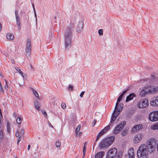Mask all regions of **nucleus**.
Segmentation results:
<instances>
[{"label": "nucleus", "instance_id": "nucleus-46", "mask_svg": "<svg viewBox=\"0 0 158 158\" xmlns=\"http://www.w3.org/2000/svg\"><path fill=\"white\" fill-rule=\"evenodd\" d=\"M42 113L44 114L45 116L46 117V116H47V113H46V111H42Z\"/></svg>", "mask_w": 158, "mask_h": 158}, {"label": "nucleus", "instance_id": "nucleus-62", "mask_svg": "<svg viewBox=\"0 0 158 158\" xmlns=\"http://www.w3.org/2000/svg\"><path fill=\"white\" fill-rule=\"evenodd\" d=\"M0 87H1V88L2 89V87L1 86V83H0Z\"/></svg>", "mask_w": 158, "mask_h": 158}, {"label": "nucleus", "instance_id": "nucleus-29", "mask_svg": "<svg viewBox=\"0 0 158 158\" xmlns=\"http://www.w3.org/2000/svg\"><path fill=\"white\" fill-rule=\"evenodd\" d=\"M33 93L37 98H39L40 97L39 94L36 90L33 91Z\"/></svg>", "mask_w": 158, "mask_h": 158}, {"label": "nucleus", "instance_id": "nucleus-54", "mask_svg": "<svg viewBox=\"0 0 158 158\" xmlns=\"http://www.w3.org/2000/svg\"><path fill=\"white\" fill-rule=\"evenodd\" d=\"M30 89L32 91L33 93V91L35 90V89H34L33 88L31 87L30 88Z\"/></svg>", "mask_w": 158, "mask_h": 158}, {"label": "nucleus", "instance_id": "nucleus-3", "mask_svg": "<svg viewBox=\"0 0 158 158\" xmlns=\"http://www.w3.org/2000/svg\"><path fill=\"white\" fill-rule=\"evenodd\" d=\"M114 139L115 137L114 136H110L103 139L99 143L98 147L101 150L106 148L111 145L114 142Z\"/></svg>", "mask_w": 158, "mask_h": 158}, {"label": "nucleus", "instance_id": "nucleus-55", "mask_svg": "<svg viewBox=\"0 0 158 158\" xmlns=\"http://www.w3.org/2000/svg\"><path fill=\"white\" fill-rule=\"evenodd\" d=\"M86 145H87L86 142H85L84 143V147H85V146H86Z\"/></svg>", "mask_w": 158, "mask_h": 158}, {"label": "nucleus", "instance_id": "nucleus-61", "mask_svg": "<svg viewBox=\"0 0 158 158\" xmlns=\"http://www.w3.org/2000/svg\"><path fill=\"white\" fill-rule=\"evenodd\" d=\"M12 63L13 64L15 63V61H14V60H13L12 61Z\"/></svg>", "mask_w": 158, "mask_h": 158}, {"label": "nucleus", "instance_id": "nucleus-2", "mask_svg": "<svg viewBox=\"0 0 158 158\" xmlns=\"http://www.w3.org/2000/svg\"><path fill=\"white\" fill-rule=\"evenodd\" d=\"M75 26L73 23H71L70 26L68 27L65 31L64 35V45L65 48L69 49L71 47V42L72 37V29L74 28Z\"/></svg>", "mask_w": 158, "mask_h": 158}, {"label": "nucleus", "instance_id": "nucleus-31", "mask_svg": "<svg viewBox=\"0 0 158 158\" xmlns=\"http://www.w3.org/2000/svg\"><path fill=\"white\" fill-rule=\"evenodd\" d=\"M103 30L102 29H99L98 31V34L100 36L102 35L103 34Z\"/></svg>", "mask_w": 158, "mask_h": 158}, {"label": "nucleus", "instance_id": "nucleus-18", "mask_svg": "<svg viewBox=\"0 0 158 158\" xmlns=\"http://www.w3.org/2000/svg\"><path fill=\"white\" fill-rule=\"evenodd\" d=\"M128 90V89H127L123 92V93L120 95L118 97L117 100V102H119L121 100L122 98L125 95V94L127 92Z\"/></svg>", "mask_w": 158, "mask_h": 158}, {"label": "nucleus", "instance_id": "nucleus-33", "mask_svg": "<svg viewBox=\"0 0 158 158\" xmlns=\"http://www.w3.org/2000/svg\"><path fill=\"white\" fill-rule=\"evenodd\" d=\"M3 132L2 130L0 131V138L3 139Z\"/></svg>", "mask_w": 158, "mask_h": 158}, {"label": "nucleus", "instance_id": "nucleus-27", "mask_svg": "<svg viewBox=\"0 0 158 158\" xmlns=\"http://www.w3.org/2000/svg\"><path fill=\"white\" fill-rule=\"evenodd\" d=\"M16 69L17 70V71L18 72L20 73V74L22 75L23 77L24 78V76L23 75L24 73L23 72L21 71V70L19 68H17Z\"/></svg>", "mask_w": 158, "mask_h": 158}, {"label": "nucleus", "instance_id": "nucleus-34", "mask_svg": "<svg viewBox=\"0 0 158 158\" xmlns=\"http://www.w3.org/2000/svg\"><path fill=\"white\" fill-rule=\"evenodd\" d=\"M32 6H33V10H34V14H35V17L36 21V22H37V17H36V14L35 11V9L34 6V4H32Z\"/></svg>", "mask_w": 158, "mask_h": 158}, {"label": "nucleus", "instance_id": "nucleus-35", "mask_svg": "<svg viewBox=\"0 0 158 158\" xmlns=\"http://www.w3.org/2000/svg\"><path fill=\"white\" fill-rule=\"evenodd\" d=\"M86 151V148L85 147H83V157L85 156V153Z\"/></svg>", "mask_w": 158, "mask_h": 158}, {"label": "nucleus", "instance_id": "nucleus-63", "mask_svg": "<svg viewBox=\"0 0 158 158\" xmlns=\"http://www.w3.org/2000/svg\"><path fill=\"white\" fill-rule=\"evenodd\" d=\"M30 66L32 69H33V67L32 66V65L31 64L30 65Z\"/></svg>", "mask_w": 158, "mask_h": 158}, {"label": "nucleus", "instance_id": "nucleus-30", "mask_svg": "<svg viewBox=\"0 0 158 158\" xmlns=\"http://www.w3.org/2000/svg\"><path fill=\"white\" fill-rule=\"evenodd\" d=\"M56 145L57 147H59L61 145V143L59 141H57L56 143Z\"/></svg>", "mask_w": 158, "mask_h": 158}, {"label": "nucleus", "instance_id": "nucleus-14", "mask_svg": "<svg viewBox=\"0 0 158 158\" xmlns=\"http://www.w3.org/2000/svg\"><path fill=\"white\" fill-rule=\"evenodd\" d=\"M142 135L141 134L136 135L134 137V143H138L142 139Z\"/></svg>", "mask_w": 158, "mask_h": 158}, {"label": "nucleus", "instance_id": "nucleus-37", "mask_svg": "<svg viewBox=\"0 0 158 158\" xmlns=\"http://www.w3.org/2000/svg\"><path fill=\"white\" fill-rule=\"evenodd\" d=\"M2 117L0 116V128H3V125L2 124V121H1V118Z\"/></svg>", "mask_w": 158, "mask_h": 158}, {"label": "nucleus", "instance_id": "nucleus-23", "mask_svg": "<svg viewBox=\"0 0 158 158\" xmlns=\"http://www.w3.org/2000/svg\"><path fill=\"white\" fill-rule=\"evenodd\" d=\"M110 125H111V124L110 123L108 126L102 130L105 133H106V132L110 129Z\"/></svg>", "mask_w": 158, "mask_h": 158}, {"label": "nucleus", "instance_id": "nucleus-25", "mask_svg": "<svg viewBox=\"0 0 158 158\" xmlns=\"http://www.w3.org/2000/svg\"><path fill=\"white\" fill-rule=\"evenodd\" d=\"M128 133L127 130H123L121 132V135L122 136H123L126 135Z\"/></svg>", "mask_w": 158, "mask_h": 158}, {"label": "nucleus", "instance_id": "nucleus-24", "mask_svg": "<svg viewBox=\"0 0 158 158\" xmlns=\"http://www.w3.org/2000/svg\"><path fill=\"white\" fill-rule=\"evenodd\" d=\"M151 129L153 130L157 129L158 130V123L151 126Z\"/></svg>", "mask_w": 158, "mask_h": 158}, {"label": "nucleus", "instance_id": "nucleus-15", "mask_svg": "<svg viewBox=\"0 0 158 158\" xmlns=\"http://www.w3.org/2000/svg\"><path fill=\"white\" fill-rule=\"evenodd\" d=\"M118 113L115 112L114 113V111L112 115V117L111 119V121L110 122V123H112L116 119L117 117L119 115Z\"/></svg>", "mask_w": 158, "mask_h": 158}, {"label": "nucleus", "instance_id": "nucleus-21", "mask_svg": "<svg viewBox=\"0 0 158 158\" xmlns=\"http://www.w3.org/2000/svg\"><path fill=\"white\" fill-rule=\"evenodd\" d=\"M104 134H105L103 131L102 130L100 132H99L97 136L96 139V141H98V140L100 138V137L102 135H103Z\"/></svg>", "mask_w": 158, "mask_h": 158}, {"label": "nucleus", "instance_id": "nucleus-9", "mask_svg": "<svg viewBox=\"0 0 158 158\" xmlns=\"http://www.w3.org/2000/svg\"><path fill=\"white\" fill-rule=\"evenodd\" d=\"M126 122L125 121H122L121 123L117 125L114 129V133L116 134L118 133L122 129L124 126L126 124Z\"/></svg>", "mask_w": 158, "mask_h": 158}, {"label": "nucleus", "instance_id": "nucleus-49", "mask_svg": "<svg viewBox=\"0 0 158 158\" xmlns=\"http://www.w3.org/2000/svg\"><path fill=\"white\" fill-rule=\"evenodd\" d=\"M56 16H55L54 17V19H53L54 21V22L56 23Z\"/></svg>", "mask_w": 158, "mask_h": 158}, {"label": "nucleus", "instance_id": "nucleus-51", "mask_svg": "<svg viewBox=\"0 0 158 158\" xmlns=\"http://www.w3.org/2000/svg\"><path fill=\"white\" fill-rule=\"evenodd\" d=\"M30 144L28 145V148H27V150H29L30 149Z\"/></svg>", "mask_w": 158, "mask_h": 158}, {"label": "nucleus", "instance_id": "nucleus-50", "mask_svg": "<svg viewBox=\"0 0 158 158\" xmlns=\"http://www.w3.org/2000/svg\"><path fill=\"white\" fill-rule=\"evenodd\" d=\"M10 127L7 128V131L8 133H10Z\"/></svg>", "mask_w": 158, "mask_h": 158}, {"label": "nucleus", "instance_id": "nucleus-43", "mask_svg": "<svg viewBox=\"0 0 158 158\" xmlns=\"http://www.w3.org/2000/svg\"><path fill=\"white\" fill-rule=\"evenodd\" d=\"M15 17L19 16V15H18V11L17 10H15Z\"/></svg>", "mask_w": 158, "mask_h": 158}, {"label": "nucleus", "instance_id": "nucleus-57", "mask_svg": "<svg viewBox=\"0 0 158 158\" xmlns=\"http://www.w3.org/2000/svg\"><path fill=\"white\" fill-rule=\"evenodd\" d=\"M81 134H82L81 132H79L78 133V135L80 136L81 135Z\"/></svg>", "mask_w": 158, "mask_h": 158}, {"label": "nucleus", "instance_id": "nucleus-32", "mask_svg": "<svg viewBox=\"0 0 158 158\" xmlns=\"http://www.w3.org/2000/svg\"><path fill=\"white\" fill-rule=\"evenodd\" d=\"M73 85H69L68 88L69 90L72 91L73 90Z\"/></svg>", "mask_w": 158, "mask_h": 158}, {"label": "nucleus", "instance_id": "nucleus-47", "mask_svg": "<svg viewBox=\"0 0 158 158\" xmlns=\"http://www.w3.org/2000/svg\"><path fill=\"white\" fill-rule=\"evenodd\" d=\"M48 124H49V126L52 127H53V126H52V124L50 123V122H49V121H48Z\"/></svg>", "mask_w": 158, "mask_h": 158}, {"label": "nucleus", "instance_id": "nucleus-64", "mask_svg": "<svg viewBox=\"0 0 158 158\" xmlns=\"http://www.w3.org/2000/svg\"><path fill=\"white\" fill-rule=\"evenodd\" d=\"M15 158H18L17 157H16Z\"/></svg>", "mask_w": 158, "mask_h": 158}, {"label": "nucleus", "instance_id": "nucleus-38", "mask_svg": "<svg viewBox=\"0 0 158 158\" xmlns=\"http://www.w3.org/2000/svg\"><path fill=\"white\" fill-rule=\"evenodd\" d=\"M61 107L63 108L64 109L66 107V105L64 103H62L61 104Z\"/></svg>", "mask_w": 158, "mask_h": 158}, {"label": "nucleus", "instance_id": "nucleus-59", "mask_svg": "<svg viewBox=\"0 0 158 158\" xmlns=\"http://www.w3.org/2000/svg\"><path fill=\"white\" fill-rule=\"evenodd\" d=\"M14 115L16 117V113H14Z\"/></svg>", "mask_w": 158, "mask_h": 158}, {"label": "nucleus", "instance_id": "nucleus-1", "mask_svg": "<svg viewBox=\"0 0 158 158\" xmlns=\"http://www.w3.org/2000/svg\"><path fill=\"white\" fill-rule=\"evenodd\" d=\"M155 140L150 139L146 144L141 145L137 151V155L139 158H148V153H152L156 148Z\"/></svg>", "mask_w": 158, "mask_h": 158}, {"label": "nucleus", "instance_id": "nucleus-45", "mask_svg": "<svg viewBox=\"0 0 158 158\" xmlns=\"http://www.w3.org/2000/svg\"><path fill=\"white\" fill-rule=\"evenodd\" d=\"M21 138L20 137H19V138H18V140H17V144L18 145L19 144V142L21 141Z\"/></svg>", "mask_w": 158, "mask_h": 158}, {"label": "nucleus", "instance_id": "nucleus-10", "mask_svg": "<svg viewBox=\"0 0 158 158\" xmlns=\"http://www.w3.org/2000/svg\"><path fill=\"white\" fill-rule=\"evenodd\" d=\"M118 103V102H116L114 111V113L116 112L118 114H120L123 108V105L122 104L121 105L120 104L119 105Z\"/></svg>", "mask_w": 158, "mask_h": 158}, {"label": "nucleus", "instance_id": "nucleus-12", "mask_svg": "<svg viewBox=\"0 0 158 158\" xmlns=\"http://www.w3.org/2000/svg\"><path fill=\"white\" fill-rule=\"evenodd\" d=\"M143 126L141 124H137L134 126L132 128V132H137L138 131L141 129L143 128Z\"/></svg>", "mask_w": 158, "mask_h": 158}, {"label": "nucleus", "instance_id": "nucleus-28", "mask_svg": "<svg viewBox=\"0 0 158 158\" xmlns=\"http://www.w3.org/2000/svg\"><path fill=\"white\" fill-rule=\"evenodd\" d=\"M16 122L18 124H20L21 122V119L20 117H17L16 119Z\"/></svg>", "mask_w": 158, "mask_h": 158}, {"label": "nucleus", "instance_id": "nucleus-44", "mask_svg": "<svg viewBox=\"0 0 158 158\" xmlns=\"http://www.w3.org/2000/svg\"><path fill=\"white\" fill-rule=\"evenodd\" d=\"M84 91H82L80 94V96L81 97H82L84 94Z\"/></svg>", "mask_w": 158, "mask_h": 158}, {"label": "nucleus", "instance_id": "nucleus-58", "mask_svg": "<svg viewBox=\"0 0 158 158\" xmlns=\"http://www.w3.org/2000/svg\"><path fill=\"white\" fill-rule=\"evenodd\" d=\"M96 142V141H95V143H94V144H93V147H94L95 146Z\"/></svg>", "mask_w": 158, "mask_h": 158}, {"label": "nucleus", "instance_id": "nucleus-4", "mask_svg": "<svg viewBox=\"0 0 158 158\" xmlns=\"http://www.w3.org/2000/svg\"><path fill=\"white\" fill-rule=\"evenodd\" d=\"M157 91V89L155 87H150L149 89L148 88H144L142 89L140 93V96H144L148 93H154Z\"/></svg>", "mask_w": 158, "mask_h": 158}, {"label": "nucleus", "instance_id": "nucleus-60", "mask_svg": "<svg viewBox=\"0 0 158 158\" xmlns=\"http://www.w3.org/2000/svg\"><path fill=\"white\" fill-rule=\"evenodd\" d=\"M0 114H1V117H2V113H1V110L0 109Z\"/></svg>", "mask_w": 158, "mask_h": 158}, {"label": "nucleus", "instance_id": "nucleus-52", "mask_svg": "<svg viewBox=\"0 0 158 158\" xmlns=\"http://www.w3.org/2000/svg\"><path fill=\"white\" fill-rule=\"evenodd\" d=\"M2 29V25L1 22H0V31H1Z\"/></svg>", "mask_w": 158, "mask_h": 158}, {"label": "nucleus", "instance_id": "nucleus-22", "mask_svg": "<svg viewBox=\"0 0 158 158\" xmlns=\"http://www.w3.org/2000/svg\"><path fill=\"white\" fill-rule=\"evenodd\" d=\"M6 37L7 39L12 40H14V36L13 34H11L7 33L6 35Z\"/></svg>", "mask_w": 158, "mask_h": 158}, {"label": "nucleus", "instance_id": "nucleus-41", "mask_svg": "<svg viewBox=\"0 0 158 158\" xmlns=\"http://www.w3.org/2000/svg\"><path fill=\"white\" fill-rule=\"evenodd\" d=\"M34 106H37L38 105H39V103L38 102L36 101H34Z\"/></svg>", "mask_w": 158, "mask_h": 158}, {"label": "nucleus", "instance_id": "nucleus-53", "mask_svg": "<svg viewBox=\"0 0 158 158\" xmlns=\"http://www.w3.org/2000/svg\"><path fill=\"white\" fill-rule=\"evenodd\" d=\"M30 89L32 91L33 93V91L35 90V89H34L33 88L31 87L30 88Z\"/></svg>", "mask_w": 158, "mask_h": 158}, {"label": "nucleus", "instance_id": "nucleus-13", "mask_svg": "<svg viewBox=\"0 0 158 158\" xmlns=\"http://www.w3.org/2000/svg\"><path fill=\"white\" fill-rule=\"evenodd\" d=\"M150 104L152 106H158V97H154L152 98V100L150 102Z\"/></svg>", "mask_w": 158, "mask_h": 158}, {"label": "nucleus", "instance_id": "nucleus-11", "mask_svg": "<svg viewBox=\"0 0 158 158\" xmlns=\"http://www.w3.org/2000/svg\"><path fill=\"white\" fill-rule=\"evenodd\" d=\"M83 23L82 21L79 22L76 27V31L77 32H81L83 29Z\"/></svg>", "mask_w": 158, "mask_h": 158}, {"label": "nucleus", "instance_id": "nucleus-56", "mask_svg": "<svg viewBox=\"0 0 158 158\" xmlns=\"http://www.w3.org/2000/svg\"><path fill=\"white\" fill-rule=\"evenodd\" d=\"M6 85L5 86V88L6 89V86L7 87V81H6Z\"/></svg>", "mask_w": 158, "mask_h": 158}, {"label": "nucleus", "instance_id": "nucleus-6", "mask_svg": "<svg viewBox=\"0 0 158 158\" xmlns=\"http://www.w3.org/2000/svg\"><path fill=\"white\" fill-rule=\"evenodd\" d=\"M148 118L151 121L155 122L158 121V111H154L151 112L149 114Z\"/></svg>", "mask_w": 158, "mask_h": 158}, {"label": "nucleus", "instance_id": "nucleus-19", "mask_svg": "<svg viewBox=\"0 0 158 158\" xmlns=\"http://www.w3.org/2000/svg\"><path fill=\"white\" fill-rule=\"evenodd\" d=\"M105 155L103 151H101L97 153L95 156V158H102Z\"/></svg>", "mask_w": 158, "mask_h": 158}, {"label": "nucleus", "instance_id": "nucleus-20", "mask_svg": "<svg viewBox=\"0 0 158 158\" xmlns=\"http://www.w3.org/2000/svg\"><path fill=\"white\" fill-rule=\"evenodd\" d=\"M18 29L19 30L21 29L20 27V18L19 16L15 17Z\"/></svg>", "mask_w": 158, "mask_h": 158}, {"label": "nucleus", "instance_id": "nucleus-40", "mask_svg": "<svg viewBox=\"0 0 158 158\" xmlns=\"http://www.w3.org/2000/svg\"><path fill=\"white\" fill-rule=\"evenodd\" d=\"M97 122V120L95 119H94L93 123L92 124V126L94 127L96 124Z\"/></svg>", "mask_w": 158, "mask_h": 158}, {"label": "nucleus", "instance_id": "nucleus-42", "mask_svg": "<svg viewBox=\"0 0 158 158\" xmlns=\"http://www.w3.org/2000/svg\"><path fill=\"white\" fill-rule=\"evenodd\" d=\"M35 108L37 110H40V107L39 106V105H38L37 106H35Z\"/></svg>", "mask_w": 158, "mask_h": 158}, {"label": "nucleus", "instance_id": "nucleus-26", "mask_svg": "<svg viewBox=\"0 0 158 158\" xmlns=\"http://www.w3.org/2000/svg\"><path fill=\"white\" fill-rule=\"evenodd\" d=\"M81 128V125H78L77 127L76 130H75V132L76 134H77L78 132L80 131Z\"/></svg>", "mask_w": 158, "mask_h": 158}, {"label": "nucleus", "instance_id": "nucleus-7", "mask_svg": "<svg viewBox=\"0 0 158 158\" xmlns=\"http://www.w3.org/2000/svg\"><path fill=\"white\" fill-rule=\"evenodd\" d=\"M117 152V150L115 148H113L110 150L107 153V158H113L115 156Z\"/></svg>", "mask_w": 158, "mask_h": 158}, {"label": "nucleus", "instance_id": "nucleus-17", "mask_svg": "<svg viewBox=\"0 0 158 158\" xmlns=\"http://www.w3.org/2000/svg\"><path fill=\"white\" fill-rule=\"evenodd\" d=\"M128 155L129 158H134V150L133 148H131V149H130V150L128 151Z\"/></svg>", "mask_w": 158, "mask_h": 158}, {"label": "nucleus", "instance_id": "nucleus-8", "mask_svg": "<svg viewBox=\"0 0 158 158\" xmlns=\"http://www.w3.org/2000/svg\"><path fill=\"white\" fill-rule=\"evenodd\" d=\"M148 99H143L140 100L138 104V106L139 108H144L147 107L149 105Z\"/></svg>", "mask_w": 158, "mask_h": 158}, {"label": "nucleus", "instance_id": "nucleus-48", "mask_svg": "<svg viewBox=\"0 0 158 158\" xmlns=\"http://www.w3.org/2000/svg\"><path fill=\"white\" fill-rule=\"evenodd\" d=\"M10 124L9 122H7V128L10 127Z\"/></svg>", "mask_w": 158, "mask_h": 158}, {"label": "nucleus", "instance_id": "nucleus-5", "mask_svg": "<svg viewBox=\"0 0 158 158\" xmlns=\"http://www.w3.org/2000/svg\"><path fill=\"white\" fill-rule=\"evenodd\" d=\"M31 40L30 38H28L26 43L25 52L26 56L27 57L29 56L31 54Z\"/></svg>", "mask_w": 158, "mask_h": 158}, {"label": "nucleus", "instance_id": "nucleus-16", "mask_svg": "<svg viewBox=\"0 0 158 158\" xmlns=\"http://www.w3.org/2000/svg\"><path fill=\"white\" fill-rule=\"evenodd\" d=\"M135 97V95L134 93L130 94L126 97V102H127L130 101L132 100L133 99V98Z\"/></svg>", "mask_w": 158, "mask_h": 158}, {"label": "nucleus", "instance_id": "nucleus-39", "mask_svg": "<svg viewBox=\"0 0 158 158\" xmlns=\"http://www.w3.org/2000/svg\"><path fill=\"white\" fill-rule=\"evenodd\" d=\"M19 134H20V133H19V132L17 131L16 132V133L15 134V136L16 137H19Z\"/></svg>", "mask_w": 158, "mask_h": 158}, {"label": "nucleus", "instance_id": "nucleus-36", "mask_svg": "<svg viewBox=\"0 0 158 158\" xmlns=\"http://www.w3.org/2000/svg\"><path fill=\"white\" fill-rule=\"evenodd\" d=\"M20 133L21 135H23L24 133V130L22 128L21 129Z\"/></svg>", "mask_w": 158, "mask_h": 158}]
</instances>
